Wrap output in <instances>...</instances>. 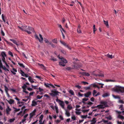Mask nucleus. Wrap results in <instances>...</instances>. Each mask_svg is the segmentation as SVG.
Masks as SVG:
<instances>
[{
  "label": "nucleus",
  "mask_w": 124,
  "mask_h": 124,
  "mask_svg": "<svg viewBox=\"0 0 124 124\" xmlns=\"http://www.w3.org/2000/svg\"><path fill=\"white\" fill-rule=\"evenodd\" d=\"M18 27L22 31L27 32L29 34H31V31L34 32V28L29 26H27L25 25H23L20 27L18 26Z\"/></svg>",
  "instance_id": "obj_1"
},
{
  "label": "nucleus",
  "mask_w": 124,
  "mask_h": 124,
  "mask_svg": "<svg viewBox=\"0 0 124 124\" xmlns=\"http://www.w3.org/2000/svg\"><path fill=\"white\" fill-rule=\"evenodd\" d=\"M116 88L113 89V91L118 93H124V87L119 85H116Z\"/></svg>",
  "instance_id": "obj_2"
},
{
  "label": "nucleus",
  "mask_w": 124,
  "mask_h": 124,
  "mask_svg": "<svg viewBox=\"0 0 124 124\" xmlns=\"http://www.w3.org/2000/svg\"><path fill=\"white\" fill-rule=\"evenodd\" d=\"M51 93H50L49 94L52 96H54L58 95V93H60L58 92L57 89H53L51 91Z\"/></svg>",
  "instance_id": "obj_3"
},
{
  "label": "nucleus",
  "mask_w": 124,
  "mask_h": 124,
  "mask_svg": "<svg viewBox=\"0 0 124 124\" xmlns=\"http://www.w3.org/2000/svg\"><path fill=\"white\" fill-rule=\"evenodd\" d=\"M39 35L40 39L39 38L38 36L36 34L35 35V37L36 39H38L40 43H42L43 42V38L42 35L41 34H39Z\"/></svg>",
  "instance_id": "obj_4"
},
{
  "label": "nucleus",
  "mask_w": 124,
  "mask_h": 124,
  "mask_svg": "<svg viewBox=\"0 0 124 124\" xmlns=\"http://www.w3.org/2000/svg\"><path fill=\"white\" fill-rule=\"evenodd\" d=\"M56 101L57 102H58L59 105L62 108H64V102L63 101H61L58 99L56 100Z\"/></svg>",
  "instance_id": "obj_5"
},
{
  "label": "nucleus",
  "mask_w": 124,
  "mask_h": 124,
  "mask_svg": "<svg viewBox=\"0 0 124 124\" xmlns=\"http://www.w3.org/2000/svg\"><path fill=\"white\" fill-rule=\"evenodd\" d=\"M43 115H41L39 117V124H44V120L42 122L43 119Z\"/></svg>",
  "instance_id": "obj_6"
},
{
  "label": "nucleus",
  "mask_w": 124,
  "mask_h": 124,
  "mask_svg": "<svg viewBox=\"0 0 124 124\" xmlns=\"http://www.w3.org/2000/svg\"><path fill=\"white\" fill-rule=\"evenodd\" d=\"M60 43L62 44L64 46H65L68 49H69L70 50H71V48L68 45L66 44V43L63 42V41H60Z\"/></svg>",
  "instance_id": "obj_7"
},
{
  "label": "nucleus",
  "mask_w": 124,
  "mask_h": 124,
  "mask_svg": "<svg viewBox=\"0 0 124 124\" xmlns=\"http://www.w3.org/2000/svg\"><path fill=\"white\" fill-rule=\"evenodd\" d=\"M44 85L46 87H50V86H51L53 88H55L54 86L52 84H49L48 83H45L44 84Z\"/></svg>",
  "instance_id": "obj_8"
},
{
  "label": "nucleus",
  "mask_w": 124,
  "mask_h": 124,
  "mask_svg": "<svg viewBox=\"0 0 124 124\" xmlns=\"http://www.w3.org/2000/svg\"><path fill=\"white\" fill-rule=\"evenodd\" d=\"M11 110V109L8 106H7V108L6 109V112L7 114L8 115L10 114V112Z\"/></svg>",
  "instance_id": "obj_9"
},
{
  "label": "nucleus",
  "mask_w": 124,
  "mask_h": 124,
  "mask_svg": "<svg viewBox=\"0 0 124 124\" xmlns=\"http://www.w3.org/2000/svg\"><path fill=\"white\" fill-rule=\"evenodd\" d=\"M91 92L90 91H89L84 94V96L86 97H88L91 94Z\"/></svg>",
  "instance_id": "obj_10"
},
{
  "label": "nucleus",
  "mask_w": 124,
  "mask_h": 124,
  "mask_svg": "<svg viewBox=\"0 0 124 124\" xmlns=\"http://www.w3.org/2000/svg\"><path fill=\"white\" fill-rule=\"evenodd\" d=\"M86 103V104L85 105H87V108H89L91 105L92 104H93V102L90 101H88Z\"/></svg>",
  "instance_id": "obj_11"
},
{
  "label": "nucleus",
  "mask_w": 124,
  "mask_h": 124,
  "mask_svg": "<svg viewBox=\"0 0 124 124\" xmlns=\"http://www.w3.org/2000/svg\"><path fill=\"white\" fill-rule=\"evenodd\" d=\"M12 70H10V71L14 75H16V72L17 71V70L16 69L13 68Z\"/></svg>",
  "instance_id": "obj_12"
},
{
  "label": "nucleus",
  "mask_w": 124,
  "mask_h": 124,
  "mask_svg": "<svg viewBox=\"0 0 124 124\" xmlns=\"http://www.w3.org/2000/svg\"><path fill=\"white\" fill-rule=\"evenodd\" d=\"M10 40L13 43L16 44L17 46L19 45V44L15 40L12 39H10Z\"/></svg>",
  "instance_id": "obj_13"
},
{
  "label": "nucleus",
  "mask_w": 124,
  "mask_h": 124,
  "mask_svg": "<svg viewBox=\"0 0 124 124\" xmlns=\"http://www.w3.org/2000/svg\"><path fill=\"white\" fill-rule=\"evenodd\" d=\"M10 104H12L14 103V101L13 99H10L9 100H6Z\"/></svg>",
  "instance_id": "obj_14"
},
{
  "label": "nucleus",
  "mask_w": 124,
  "mask_h": 124,
  "mask_svg": "<svg viewBox=\"0 0 124 124\" xmlns=\"http://www.w3.org/2000/svg\"><path fill=\"white\" fill-rule=\"evenodd\" d=\"M35 112H32V113H31L30 114V117L29 118V119L30 120L31 119V118L34 115H35Z\"/></svg>",
  "instance_id": "obj_15"
},
{
  "label": "nucleus",
  "mask_w": 124,
  "mask_h": 124,
  "mask_svg": "<svg viewBox=\"0 0 124 124\" xmlns=\"http://www.w3.org/2000/svg\"><path fill=\"white\" fill-rule=\"evenodd\" d=\"M88 100V99L85 98L82 99V102L84 103V105H86V103L85 101H87Z\"/></svg>",
  "instance_id": "obj_16"
},
{
  "label": "nucleus",
  "mask_w": 124,
  "mask_h": 124,
  "mask_svg": "<svg viewBox=\"0 0 124 124\" xmlns=\"http://www.w3.org/2000/svg\"><path fill=\"white\" fill-rule=\"evenodd\" d=\"M97 106V107L98 108H99L103 109L105 107V106H104L103 105L101 104Z\"/></svg>",
  "instance_id": "obj_17"
},
{
  "label": "nucleus",
  "mask_w": 124,
  "mask_h": 124,
  "mask_svg": "<svg viewBox=\"0 0 124 124\" xmlns=\"http://www.w3.org/2000/svg\"><path fill=\"white\" fill-rule=\"evenodd\" d=\"M110 94L108 93H104L102 95L103 97H105L109 96Z\"/></svg>",
  "instance_id": "obj_18"
},
{
  "label": "nucleus",
  "mask_w": 124,
  "mask_h": 124,
  "mask_svg": "<svg viewBox=\"0 0 124 124\" xmlns=\"http://www.w3.org/2000/svg\"><path fill=\"white\" fill-rule=\"evenodd\" d=\"M29 81L31 83H33L34 82V81H33V79L31 77H29L28 78Z\"/></svg>",
  "instance_id": "obj_19"
},
{
  "label": "nucleus",
  "mask_w": 124,
  "mask_h": 124,
  "mask_svg": "<svg viewBox=\"0 0 124 124\" xmlns=\"http://www.w3.org/2000/svg\"><path fill=\"white\" fill-rule=\"evenodd\" d=\"M104 24L108 28H109V26L108 24V21H105L104 20Z\"/></svg>",
  "instance_id": "obj_20"
},
{
  "label": "nucleus",
  "mask_w": 124,
  "mask_h": 124,
  "mask_svg": "<svg viewBox=\"0 0 124 124\" xmlns=\"http://www.w3.org/2000/svg\"><path fill=\"white\" fill-rule=\"evenodd\" d=\"M37 103L34 100H33L32 101L31 104L32 106H34L37 105Z\"/></svg>",
  "instance_id": "obj_21"
},
{
  "label": "nucleus",
  "mask_w": 124,
  "mask_h": 124,
  "mask_svg": "<svg viewBox=\"0 0 124 124\" xmlns=\"http://www.w3.org/2000/svg\"><path fill=\"white\" fill-rule=\"evenodd\" d=\"M59 58L60 59V57H59ZM60 59L62 60V61L65 64L67 62V60L64 58H63L62 57V58H60Z\"/></svg>",
  "instance_id": "obj_22"
},
{
  "label": "nucleus",
  "mask_w": 124,
  "mask_h": 124,
  "mask_svg": "<svg viewBox=\"0 0 124 124\" xmlns=\"http://www.w3.org/2000/svg\"><path fill=\"white\" fill-rule=\"evenodd\" d=\"M65 114L68 117L70 116V114L69 111H67L66 109L65 110Z\"/></svg>",
  "instance_id": "obj_23"
},
{
  "label": "nucleus",
  "mask_w": 124,
  "mask_h": 124,
  "mask_svg": "<svg viewBox=\"0 0 124 124\" xmlns=\"http://www.w3.org/2000/svg\"><path fill=\"white\" fill-rule=\"evenodd\" d=\"M117 118H120L122 120H123L124 118L123 116L119 114L117 116Z\"/></svg>",
  "instance_id": "obj_24"
},
{
  "label": "nucleus",
  "mask_w": 124,
  "mask_h": 124,
  "mask_svg": "<svg viewBox=\"0 0 124 124\" xmlns=\"http://www.w3.org/2000/svg\"><path fill=\"white\" fill-rule=\"evenodd\" d=\"M59 65H60L64 66L65 65V64L62 61L59 62Z\"/></svg>",
  "instance_id": "obj_25"
},
{
  "label": "nucleus",
  "mask_w": 124,
  "mask_h": 124,
  "mask_svg": "<svg viewBox=\"0 0 124 124\" xmlns=\"http://www.w3.org/2000/svg\"><path fill=\"white\" fill-rule=\"evenodd\" d=\"M1 54L2 57H6V55L4 52H2L1 53Z\"/></svg>",
  "instance_id": "obj_26"
},
{
  "label": "nucleus",
  "mask_w": 124,
  "mask_h": 124,
  "mask_svg": "<svg viewBox=\"0 0 124 124\" xmlns=\"http://www.w3.org/2000/svg\"><path fill=\"white\" fill-rule=\"evenodd\" d=\"M31 85L32 88H33L34 89H38V87H37L38 86V84L37 85H36L34 86V85Z\"/></svg>",
  "instance_id": "obj_27"
},
{
  "label": "nucleus",
  "mask_w": 124,
  "mask_h": 124,
  "mask_svg": "<svg viewBox=\"0 0 124 124\" xmlns=\"http://www.w3.org/2000/svg\"><path fill=\"white\" fill-rule=\"evenodd\" d=\"M92 121L93 123H91V124H94L96 122V118H94L93 119Z\"/></svg>",
  "instance_id": "obj_28"
},
{
  "label": "nucleus",
  "mask_w": 124,
  "mask_h": 124,
  "mask_svg": "<svg viewBox=\"0 0 124 124\" xmlns=\"http://www.w3.org/2000/svg\"><path fill=\"white\" fill-rule=\"evenodd\" d=\"M69 93L72 95H74V93L73 91L72 90H70L69 91Z\"/></svg>",
  "instance_id": "obj_29"
},
{
  "label": "nucleus",
  "mask_w": 124,
  "mask_h": 124,
  "mask_svg": "<svg viewBox=\"0 0 124 124\" xmlns=\"http://www.w3.org/2000/svg\"><path fill=\"white\" fill-rule=\"evenodd\" d=\"M39 65L43 69H45V67L44 66V65L41 64H39Z\"/></svg>",
  "instance_id": "obj_30"
},
{
  "label": "nucleus",
  "mask_w": 124,
  "mask_h": 124,
  "mask_svg": "<svg viewBox=\"0 0 124 124\" xmlns=\"http://www.w3.org/2000/svg\"><path fill=\"white\" fill-rule=\"evenodd\" d=\"M18 64L21 67L24 68L25 67V66L23 65V63H20L19 62L18 63Z\"/></svg>",
  "instance_id": "obj_31"
},
{
  "label": "nucleus",
  "mask_w": 124,
  "mask_h": 124,
  "mask_svg": "<svg viewBox=\"0 0 124 124\" xmlns=\"http://www.w3.org/2000/svg\"><path fill=\"white\" fill-rule=\"evenodd\" d=\"M4 86L5 88V90L6 92V93L8 92V88L6 85H4Z\"/></svg>",
  "instance_id": "obj_32"
},
{
  "label": "nucleus",
  "mask_w": 124,
  "mask_h": 124,
  "mask_svg": "<svg viewBox=\"0 0 124 124\" xmlns=\"http://www.w3.org/2000/svg\"><path fill=\"white\" fill-rule=\"evenodd\" d=\"M105 81L107 82H114L115 81L114 80L111 79H106Z\"/></svg>",
  "instance_id": "obj_33"
},
{
  "label": "nucleus",
  "mask_w": 124,
  "mask_h": 124,
  "mask_svg": "<svg viewBox=\"0 0 124 124\" xmlns=\"http://www.w3.org/2000/svg\"><path fill=\"white\" fill-rule=\"evenodd\" d=\"M83 74L87 76H89L90 75V74L88 73L84 72L83 73Z\"/></svg>",
  "instance_id": "obj_34"
},
{
  "label": "nucleus",
  "mask_w": 124,
  "mask_h": 124,
  "mask_svg": "<svg viewBox=\"0 0 124 124\" xmlns=\"http://www.w3.org/2000/svg\"><path fill=\"white\" fill-rule=\"evenodd\" d=\"M20 71L21 72V74L22 76L24 77V74H25L24 72L22 70H20Z\"/></svg>",
  "instance_id": "obj_35"
},
{
  "label": "nucleus",
  "mask_w": 124,
  "mask_h": 124,
  "mask_svg": "<svg viewBox=\"0 0 124 124\" xmlns=\"http://www.w3.org/2000/svg\"><path fill=\"white\" fill-rule=\"evenodd\" d=\"M112 96L115 99H120V97H119V96H116L114 94H112Z\"/></svg>",
  "instance_id": "obj_36"
},
{
  "label": "nucleus",
  "mask_w": 124,
  "mask_h": 124,
  "mask_svg": "<svg viewBox=\"0 0 124 124\" xmlns=\"http://www.w3.org/2000/svg\"><path fill=\"white\" fill-rule=\"evenodd\" d=\"M80 105H76V108L75 109V110H77L80 111V109H77V108H80Z\"/></svg>",
  "instance_id": "obj_37"
},
{
  "label": "nucleus",
  "mask_w": 124,
  "mask_h": 124,
  "mask_svg": "<svg viewBox=\"0 0 124 124\" xmlns=\"http://www.w3.org/2000/svg\"><path fill=\"white\" fill-rule=\"evenodd\" d=\"M52 41L54 43H57V39H53L52 40Z\"/></svg>",
  "instance_id": "obj_38"
},
{
  "label": "nucleus",
  "mask_w": 124,
  "mask_h": 124,
  "mask_svg": "<svg viewBox=\"0 0 124 124\" xmlns=\"http://www.w3.org/2000/svg\"><path fill=\"white\" fill-rule=\"evenodd\" d=\"M51 57L52 58L50 59V60H52L53 61H55L57 60L56 59L54 58V57L52 56Z\"/></svg>",
  "instance_id": "obj_39"
},
{
  "label": "nucleus",
  "mask_w": 124,
  "mask_h": 124,
  "mask_svg": "<svg viewBox=\"0 0 124 124\" xmlns=\"http://www.w3.org/2000/svg\"><path fill=\"white\" fill-rule=\"evenodd\" d=\"M26 120V119H24L23 118L20 122V124L21 123H23V124L25 122V120Z\"/></svg>",
  "instance_id": "obj_40"
},
{
  "label": "nucleus",
  "mask_w": 124,
  "mask_h": 124,
  "mask_svg": "<svg viewBox=\"0 0 124 124\" xmlns=\"http://www.w3.org/2000/svg\"><path fill=\"white\" fill-rule=\"evenodd\" d=\"M5 41L7 43V44H9V45H11L12 46L13 45V44H12L11 42H8V41L6 40H5Z\"/></svg>",
  "instance_id": "obj_41"
},
{
  "label": "nucleus",
  "mask_w": 124,
  "mask_h": 124,
  "mask_svg": "<svg viewBox=\"0 0 124 124\" xmlns=\"http://www.w3.org/2000/svg\"><path fill=\"white\" fill-rule=\"evenodd\" d=\"M15 120V118H13L12 119H11L9 120V121L10 122L12 123L14 122Z\"/></svg>",
  "instance_id": "obj_42"
},
{
  "label": "nucleus",
  "mask_w": 124,
  "mask_h": 124,
  "mask_svg": "<svg viewBox=\"0 0 124 124\" xmlns=\"http://www.w3.org/2000/svg\"><path fill=\"white\" fill-rule=\"evenodd\" d=\"M97 93V92L95 90H93V96H95V94Z\"/></svg>",
  "instance_id": "obj_43"
},
{
  "label": "nucleus",
  "mask_w": 124,
  "mask_h": 124,
  "mask_svg": "<svg viewBox=\"0 0 124 124\" xmlns=\"http://www.w3.org/2000/svg\"><path fill=\"white\" fill-rule=\"evenodd\" d=\"M8 54L10 55L11 57H13V53H12L11 52V51H9L8 52Z\"/></svg>",
  "instance_id": "obj_44"
},
{
  "label": "nucleus",
  "mask_w": 124,
  "mask_h": 124,
  "mask_svg": "<svg viewBox=\"0 0 124 124\" xmlns=\"http://www.w3.org/2000/svg\"><path fill=\"white\" fill-rule=\"evenodd\" d=\"M73 69V68H71L70 67H67L66 68V69L68 70H71Z\"/></svg>",
  "instance_id": "obj_45"
},
{
  "label": "nucleus",
  "mask_w": 124,
  "mask_h": 124,
  "mask_svg": "<svg viewBox=\"0 0 124 124\" xmlns=\"http://www.w3.org/2000/svg\"><path fill=\"white\" fill-rule=\"evenodd\" d=\"M107 56L109 58L111 59L113 58L112 55H110L108 54L107 55Z\"/></svg>",
  "instance_id": "obj_46"
},
{
  "label": "nucleus",
  "mask_w": 124,
  "mask_h": 124,
  "mask_svg": "<svg viewBox=\"0 0 124 124\" xmlns=\"http://www.w3.org/2000/svg\"><path fill=\"white\" fill-rule=\"evenodd\" d=\"M119 108H120V109L122 110H124V109L123 107V105H120Z\"/></svg>",
  "instance_id": "obj_47"
},
{
  "label": "nucleus",
  "mask_w": 124,
  "mask_h": 124,
  "mask_svg": "<svg viewBox=\"0 0 124 124\" xmlns=\"http://www.w3.org/2000/svg\"><path fill=\"white\" fill-rule=\"evenodd\" d=\"M113 35V33L111 31H110L109 33H107V35L108 36H110Z\"/></svg>",
  "instance_id": "obj_48"
},
{
  "label": "nucleus",
  "mask_w": 124,
  "mask_h": 124,
  "mask_svg": "<svg viewBox=\"0 0 124 124\" xmlns=\"http://www.w3.org/2000/svg\"><path fill=\"white\" fill-rule=\"evenodd\" d=\"M67 108L69 110H70L72 108V106H70V105H69L67 106Z\"/></svg>",
  "instance_id": "obj_49"
},
{
  "label": "nucleus",
  "mask_w": 124,
  "mask_h": 124,
  "mask_svg": "<svg viewBox=\"0 0 124 124\" xmlns=\"http://www.w3.org/2000/svg\"><path fill=\"white\" fill-rule=\"evenodd\" d=\"M2 60L3 62L4 63H5L6 62L5 61V57H2Z\"/></svg>",
  "instance_id": "obj_50"
},
{
  "label": "nucleus",
  "mask_w": 124,
  "mask_h": 124,
  "mask_svg": "<svg viewBox=\"0 0 124 124\" xmlns=\"http://www.w3.org/2000/svg\"><path fill=\"white\" fill-rule=\"evenodd\" d=\"M81 118H87V115H82L81 116Z\"/></svg>",
  "instance_id": "obj_51"
},
{
  "label": "nucleus",
  "mask_w": 124,
  "mask_h": 124,
  "mask_svg": "<svg viewBox=\"0 0 124 124\" xmlns=\"http://www.w3.org/2000/svg\"><path fill=\"white\" fill-rule=\"evenodd\" d=\"M77 31L78 33H81V31L80 29H77Z\"/></svg>",
  "instance_id": "obj_52"
},
{
  "label": "nucleus",
  "mask_w": 124,
  "mask_h": 124,
  "mask_svg": "<svg viewBox=\"0 0 124 124\" xmlns=\"http://www.w3.org/2000/svg\"><path fill=\"white\" fill-rule=\"evenodd\" d=\"M43 97V96H40L39 95H38L37 96V98L38 99H40L41 98Z\"/></svg>",
  "instance_id": "obj_53"
},
{
  "label": "nucleus",
  "mask_w": 124,
  "mask_h": 124,
  "mask_svg": "<svg viewBox=\"0 0 124 124\" xmlns=\"http://www.w3.org/2000/svg\"><path fill=\"white\" fill-rule=\"evenodd\" d=\"M71 118L73 120H75L76 119L75 116L73 115L72 116Z\"/></svg>",
  "instance_id": "obj_54"
},
{
  "label": "nucleus",
  "mask_w": 124,
  "mask_h": 124,
  "mask_svg": "<svg viewBox=\"0 0 124 124\" xmlns=\"http://www.w3.org/2000/svg\"><path fill=\"white\" fill-rule=\"evenodd\" d=\"M60 30L62 33V32H63L62 31H63L64 32H66V31H65V30H64V29L63 28H62L60 29Z\"/></svg>",
  "instance_id": "obj_55"
},
{
  "label": "nucleus",
  "mask_w": 124,
  "mask_h": 124,
  "mask_svg": "<svg viewBox=\"0 0 124 124\" xmlns=\"http://www.w3.org/2000/svg\"><path fill=\"white\" fill-rule=\"evenodd\" d=\"M1 16H2V19L3 20L4 22V23H5V20L4 19V16H3V14H2V15H1Z\"/></svg>",
  "instance_id": "obj_56"
},
{
  "label": "nucleus",
  "mask_w": 124,
  "mask_h": 124,
  "mask_svg": "<svg viewBox=\"0 0 124 124\" xmlns=\"http://www.w3.org/2000/svg\"><path fill=\"white\" fill-rule=\"evenodd\" d=\"M17 103L18 104H21L22 105H23L24 104V103L23 102L21 101H19Z\"/></svg>",
  "instance_id": "obj_57"
},
{
  "label": "nucleus",
  "mask_w": 124,
  "mask_h": 124,
  "mask_svg": "<svg viewBox=\"0 0 124 124\" xmlns=\"http://www.w3.org/2000/svg\"><path fill=\"white\" fill-rule=\"evenodd\" d=\"M27 86L26 85V84H24L22 86V87L23 89H24V88H25Z\"/></svg>",
  "instance_id": "obj_58"
},
{
  "label": "nucleus",
  "mask_w": 124,
  "mask_h": 124,
  "mask_svg": "<svg viewBox=\"0 0 124 124\" xmlns=\"http://www.w3.org/2000/svg\"><path fill=\"white\" fill-rule=\"evenodd\" d=\"M44 41H45V43H48L49 42V41L46 38H44Z\"/></svg>",
  "instance_id": "obj_59"
},
{
  "label": "nucleus",
  "mask_w": 124,
  "mask_h": 124,
  "mask_svg": "<svg viewBox=\"0 0 124 124\" xmlns=\"http://www.w3.org/2000/svg\"><path fill=\"white\" fill-rule=\"evenodd\" d=\"M78 111H76L75 112L76 114L78 115H79L81 113V112L79 111V110H78Z\"/></svg>",
  "instance_id": "obj_60"
},
{
  "label": "nucleus",
  "mask_w": 124,
  "mask_h": 124,
  "mask_svg": "<svg viewBox=\"0 0 124 124\" xmlns=\"http://www.w3.org/2000/svg\"><path fill=\"white\" fill-rule=\"evenodd\" d=\"M75 87L78 88L79 89H80L81 88V87L79 85H76Z\"/></svg>",
  "instance_id": "obj_61"
},
{
  "label": "nucleus",
  "mask_w": 124,
  "mask_h": 124,
  "mask_svg": "<svg viewBox=\"0 0 124 124\" xmlns=\"http://www.w3.org/2000/svg\"><path fill=\"white\" fill-rule=\"evenodd\" d=\"M1 34L3 36H5V33H4V32L2 30H1Z\"/></svg>",
  "instance_id": "obj_62"
},
{
  "label": "nucleus",
  "mask_w": 124,
  "mask_h": 124,
  "mask_svg": "<svg viewBox=\"0 0 124 124\" xmlns=\"http://www.w3.org/2000/svg\"><path fill=\"white\" fill-rule=\"evenodd\" d=\"M94 100H95L94 98L93 97H92L90 99L91 101L92 102H93L94 101Z\"/></svg>",
  "instance_id": "obj_63"
},
{
  "label": "nucleus",
  "mask_w": 124,
  "mask_h": 124,
  "mask_svg": "<svg viewBox=\"0 0 124 124\" xmlns=\"http://www.w3.org/2000/svg\"><path fill=\"white\" fill-rule=\"evenodd\" d=\"M119 102L120 103L124 104V101L121 100H119Z\"/></svg>",
  "instance_id": "obj_64"
}]
</instances>
